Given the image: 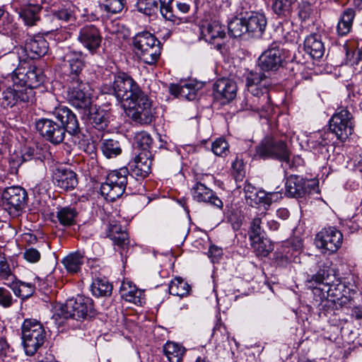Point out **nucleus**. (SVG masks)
Instances as JSON below:
<instances>
[{"label": "nucleus", "mask_w": 362, "mask_h": 362, "mask_svg": "<svg viewBox=\"0 0 362 362\" xmlns=\"http://www.w3.org/2000/svg\"><path fill=\"white\" fill-rule=\"evenodd\" d=\"M64 66L70 70L69 80L75 76L81 77L80 74L85 67L84 56L81 51L69 50L63 56Z\"/></svg>", "instance_id": "28"}, {"label": "nucleus", "mask_w": 362, "mask_h": 362, "mask_svg": "<svg viewBox=\"0 0 362 362\" xmlns=\"http://www.w3.org/2000/svg\"><path fill=\"white\" fill-rule=\"evenodd\" d=\"M126 114L134 122L141 124H150L153 119L151 102L144 93L123 104Z\"/></svg>", "instance_id": "7"}, {"label": "nucleus", "mask_w": 362, "mask_h": 362, "mask_svg": "<svg viewBox=\"0 0 362 362\" xmlns=\"http://www.w3.org/2000/svg\"><path fill=\"white\" fill-rule=\"evenodd\" d=\"M152 154L150 151H139L134 160L129 163L131 170L130 179L135 176L137 179L146 177L151 171Z\"/></svg>", "instance_id": "17"}, {"label": "nucleus", "mask_w": 362, "mask_h": 362, "mask_svg": "<svg viewBox=\"0 0 362 362\" xmlns=\"http://www.w3.org/2000/svg\"><path fill=\"white\" fill-rule=\"evenodd\" d=\"M77 39L82 46L93 54L96 53L102 42L99 30L91 24L80 28Z\"/></svg>", "instance_id": "16"}, {"label": "nucleus", "mask_w": 362, "mask_h": 362, "mask_svg": "<svg viewBox=\"0 0 362 362\" xmlns=\"http://www.w3.org/2000/svg\"><path fill=\"white\" fill-rule=\"evenodd\" d=\"M36 151L37 150L34 147L25 146L21 155H11L9 159L11 168L17 170L23 162L31 160L35 158L37 155Z\"/></svg>", "instance_id": "37"}, {"label": "nucleus", "mask_w": 362, "mask_h": 362, "mask_svg": "<svg viewBox=\"0 0 362 362\" xmlns=\"http://www.w3.org/2000/svg\"><path fill=\"white\" fill-rule=\"evenodd\" d=\"M77 212L71 207H62L58 209L57 218L59 223L64 226H71L76 223Z\"/></svg>", "instance_id": "45"}, {"label": "nucleus", "mask_w": 362, "mask_h": 362, "mask_svg": "<svg viewBox=\"0 0 362 362\" xmlns=\"http://www.w3.org/2000/svg\"><path fill=\"white\" fill-rule=\"evenodd\" d=\"M251 246L256 252L257 255L266 257L272 250V247L269 241L264 238V236L256 237L250 239Z\"/></svg>", "instance_id": "50"}, {"label": "nucleus", "mask_w": 362, "mask_h": 362, "mask_svg": "<svg viewBox=\"0 0 362 362\" xmlns=\"http://www.w3.org/2000/svg\"><path fill=\"white\" fill-rule=\"evenodd\" d=\"M119 292L122 298L134 303L140 301L142 295V291L129 281H122Z\"/></svg>", "instance_id": "38"}, {"label": "nucleus", "mask_w": 362, "mask_h": 362, "mask_svg": "<svg viewBox=\"0 0 362 362\" xmlns=\"http://www.w3.org/2000/svg\"><path fill=\"white\" fill-rule=\"evenodd\" d=\"M278 197L277 193H268L264 191H258L255 189L253 194L249 195L248 200H246L247 204L253 206L257 204H263L269 206L273 202L274 197Z\"/></svg>", "instance_id": "41"}, {"label": "nucleus", "mask_w": 362, "mask_h": 362, "mask_svg": "<svg viewBox=\"0 0 362 362\" xmlns=\"http://www.w3.org/2000/svg\"><path fill=\"white\" fill-rule=\"evenodd\" d=\"M138 11L148 16L156 13L158 11L157 0H138Z\"/></svg>", "instance_id": "55"}, {"label": "nucleus", "mask_w": 362, "mask_h": 362, "mask_svg": "<svg viewBox=\"0 0 362 362\" xmlns=\"http://www.w3.org/2000/svg\"><path fill=\"white\" fill-rule=\"evenodd\" d=\"M191 193L194 200L198 202H204L222 209L223 203L216 193L207 187L205 185L197 182L191 188Z\"/></svg>", "instance_id": "22"}, {"label": "nucleus", "mask_w": 362, "mask_h": 362, "mask_svg": "<svg viewBox=\"0 0 362 362\" xmlns=\"http://www.w3.org/2000/svg\"><path fill=\"white\" fill-rule=\"evenodd\" d=\"M64 27V39H66L70 36V28L69 23L74 21V16L72 12L64 6L59 8H53L51 10Z\"/></svg>", "instance_id": "39"}, {"label": "nucleus", "mask_w": 362, "mask_h": 362, "mask_svg": "<svg viewBox=\"0 0 362 362\" xmlns=\"http://www.w3.org/2000/svg\"><path fill=\"white\" fill-rule=\"evenodd\" d=\"M100 148L103 155L107 158H115L122 152L119 141L112 139H103L101 141Z\"/></svg>", "instance_id": "42"}, {"label": "nucleus", "mask_w": 362, "mask_h": 362, "mask_svg": "<svg viewBox=\"0 0 362 362\" xmlns=\"http://www.w3.org/2000/svg\"><path fill=\"white\" fill-rule=\"evenodd\" d=\"M159 1L160 12L162 16L167 21L178 24L180 19L173 13V7L171 6L173 0H159Z\"/></svg>", "instance_id": "53"}, {"label": "nucleus", "mask_w": 362, "mask_h": 362, "mask_svg": "<svg viewBox=\"0 0 362 362\" xmlns=\"http://www.w3.org/2000/svg\"><path fill=\"white\" fill-rule=\"evenodd\" d=\"M356 16L354 9L347 8L341 13L337 25V33L339 36L343 37L348 35L353 25V22Z\"/></svg>", "instance_id": "34"}, {"label": "nucleus", "mask_w": 362, "mask_h": 362, "mask_svg": "<svg viewBox=\"0 0 362 362\" xmlns=\"http://www.w3.org/2000/svg\"><path fill=\"white\" fill-rule=\"evenodd\" d=\"M245 18L248 35L252 37H260L267 24L265 15L259 12H251Z\"/></svg>", "instance_id": "27"}, {"label": "nucleus", "mask_w": 362, "mask_h": 362, "mask_svg": "<svg viewBox=\"0 0 362 362\" xmlns=\"http://www.w3.org/2000/svg\"><path fill=\"white\" fill-rule=\"evenodd\" d=\"M214 96L216 98L223 100V103L231 101L236 96V83L228 78H220L214 85Z\"/></svg>", "instance_id": "26"}, {"label": "nucleus", "mask_w": 362, "mask_h": 362, "mask_svg": "<svg viewBox=\"0 0 362 362\" xmlns=\"http://www.w3.org/2000/svg\"><path fill=\"white\" fill-rule=\"evenodd\" d=\"M136 56L145 64H154L160 56V42L149 32H141L133 38Z\"/></svg>", "instance_id": "3"}, {"label": "nucleus", "mask_w": 362, "mask_h": 362, "mask_svg": "<svg viewBox=\"0 0 362 362\" xmlns=\"http://www.w3.org/2000/svg\"><path fill=\"white\" fill-rule=\"evenodd\" d=\"M320 290L327 293V297L331 298V301L339 304L349 302L356 293L354 288H347L344 283L336 278L333 279L330 284L320 288Z\"/></svg>", "instance_id": "15"}, {"label": "nucleus", "mask_w": 362, "mask_h": 362, "mask_svg": "<svg viewBox=\"0 0 362 362\" xmlns=\"http://www.w3.org/2000/svg\"><path fill=\"white\" fill-rule=\"evenodd\" d=\"M130 175L126 167L110 172L100 186L101 194L108 201H115L124 193Z\"/></svg>", "instance_id": "4"}, {"label": "nucleus", "mask_w": 362, "mask_h": 362, "mask_svg": "<svg viewBox=\"0 0 362 362\" xmlns=\"http://www.w3.org/2000/svg\"><path fill=\"white\" fill-rule=\"evenodd\" d=\"M265 78L266 76L263 73L250 71L246 76V86L248 92L256 93V90H264L261 88V83Z\"/></svg>", "instance_id": "47"}, {"label": "nucleus", "mask_w": 362, "mask_h": 362, "mask_svg": "<svg viewBox=\"0 0 362 362\" xmlns=\"http://www.w3.org/2000/svg\"><path fill=\"white\" fill-rule=\"evenodd\" d=\"M92 89L90 84L81 77L71 78L69 80L67 98L71 105L86 112L91 105Z\"/></svg>", "instance_id": "5"}, {"label": "nucleus", "mask_w": 362, "mask_h": 362, "mask_svg": "<svg viewBox=\"0 0 362 362\" xmlns=\"http://www.w3.org/2000/svg\"><path fill=\"white\" fill-rule=\"evenodd\" d=\"M35 126L40 135L53 144H59L64 139L66 134L64 127L52 119L44 117L37 119L35 122Z\"/></svg>", "instance_id": "14"}, {"label": "nucleus", "mask_w": 362, "mask_h": 362, "mask_svg": "<svg viewBox=\"0 0 362 362\" xmlns=\"http://www.w3.org/2000/svg\"><path fill=\"white\" fill-rule=\"evenodd\" d=\"M23 6L18 12L19 17L25 25L28 27L36 25L40 20L41 7L38 4H29L28 6Z\"/></svg>", "instance_id": "33"}, {"label": "nucleus", "mask_w": 362, "mask_h": 362, "mask_svg": "<svg viewBox=\"0 0 362 362\" xmlns=\"http://www.w3.org/2000/svg\"><path fill=\"white\" fill-rule=\"evenodd\" d=\"M334 278V271L331 268L329 262H319L317 271L315 274H308L306 282L310 284V286L322 285V287H325V285L330 284Z\"/></svg>", "instance_id": "24"}, {"label": "nucleus", "mask_w": 362, "mask_h": 362, "mask_svg": "<svg viewBox=\"0 0 362 362\" xmlns=\"http://www.w3.org/2000/svg\"><path fill=\"white\" fill-rule=\"evenodd\" d=\"M2 49L0 47V61L3 64H11V67L10 69H13L16 65L18 62H19V58L17 55H16L14 53H11L6 55H1L2 54Z\"/></svg>", "instance_id": "62"}, {"label": "nucleus", "mask_w": 362, "mask_h": 362, "mask_svg": "<svg viewBox=\"0 0 362 362\" xmlns=\"http://www.w3.org/2000/svg\"><path fill=\"white\" fill-rule=\"evenodd\" d=\"M35 103L31 90L24 92L16 87L8 88L0 94V106L4 109L17 107L23 108Z\"/></svg>", "instance_id": "12"}, {"label": "nucleus", "mask_w": 362, "mask_h": 362, "mask_svg": "<svg viewBox=\"0 0 362 362\" xmlns=\"http://www.w3.org/2000/svg\"><path fill=\"white\" fill-rule=\"evenodd\" d=\"M62 313L66 319L81 320L91 317L95 314L93 301L88 297L77 296L75 298L66 300L62 309Z\"/></svg>", "instance_id": "9"}, {"label": "nucleus", "mask_w": 362, "mask_h": 362, "mask_svg": "<svg viewBox=\"0 0 362 362\" xmlns=\"http://www.w3.org/2000/svg\"><path fill=\"white\" fill-rule=\"evenodd\" d=\"M264 221H267V214L262 212L255 216L250 226L249 238H254L256 237L264 236V230L262 225Z\"/></svg>", "instance_id": "43"}, {"label": "nucleus", "mask_w": 362, "mask_h": 362, "mask_svg": "<svg viewBox=\"0 0 362 362\" xmlns=\"http://www.w3.org/2000/svg\"><path fill=\"white\" fill-rule=\"evenodd\" d=\"M45 23L47 25L48 32L58 31L59 30H61L62 35H64L63 25L60 23L52 11L45 16Z\"/></svg>", "instance_id": "56"}, {"label": "nucleus", "mask_w": 362, "mask_h": 362, "mask_svg": "<svg viewBox=\"0 0 362 362\" xmlns=\"http://www.w3.org/2000/svg\"><path fill=\"white\" fill-rule=\"evenodd\" d=\"M304 50L314 59L322 58L325 48L321 35L313 33L307 36L304 40Z\"/></svg>", "instance_id": "30"}, {"label": "nucleus", "mask_w": 362, "mask_h": 362, "mask_svg": "<svg viewBox=\"0 0 362 362\" xmlns=\"http://www.w3.org/2000/svg\"><path fill=\"white\" fill-rule=\"evenodd\" d=\"M163 351L169 362H181L184 351L177 344L167 342L163 346Z\"/></svg>", "instance_id": "49"}, {"label": "nucleus", "mask_w": 362, "mask_h": 362, "mask_svg": "<svg viewBox=\"0 0 362 362\" xmlns=\"http://www.w3.org/2000/svg\"><path fill=\"white\" fill-rule=\"evenodd\" d=\"M15 279L16 276L11 272L6 259L4 257L0 256V280L8 286Z\"/></svg>", "instance_id": "52"}, {"label": "nucleus", "mask_w": 362, "mask_h": 362, "mask_svg": "<svg viewBox=\"0 0 362 362\" xmlns=\"http://www.w3.org/2000/svg\"><path fill=\"white\" fill-rule=\"evenodd\" d=\"M23 257L25 260L31 263H35L40 259V252L33 247L25 249L23 252Z\"/></svg>", "instance_id": "61"}, {"label": "nucleus", "mask_w": 362, "mask_h": 362, "mask_svg": "<svg viewBox=\"0 0 362 362\" xmlns=\"http://www.w3.org/2000/svg\"><path fill=\"white\" fill-rule=\"evenodd\" d=\"M168 289L171 295L184 297L189 293L190 286L182 278L175 277L171 281Z\"/></svg>", "instance_id": "48"}, {"label": "nucleus", "mask_w": 362, "mask_h": 362, "mask_svg": "<svg viewBox=\"0 0 362 362\" xmlns=\"http://www.w3.org/2000/svg\"><path fill=\"white\" fill-rule=\"evenodd\" d=\"M255 149L256 155L261 158H275L290 166V152L282 140L272 136L264 137Z\"/></svg>", "instance_id": "8"}, {"label": "nucleus", "mask_w": 362, "mask_h": 362, "mask_svg": "<svg viewBox=\"0 0 362 362\" xmlns=\"http://www.w3.org/2000/svg\"><path fill=\"white\" fill-rule=\"evenodd\" d=\"M53 115L60 122V125H63L65 132L73 136H78L81 131L79 124L76 115L67 107L59 106L53 111Z\"/></svg>", "instance_id": "20"}, {"label": "nucleus", "mask_w": 362, "mask_h": 362, "mask_svg": "<svg viewBox=\"0 0 362 362\" xmlns=\"http://www.w3.org/2000/svg\"><path fill=\"white\" fill-rule=\"evenodd\" d=\"M297 9L298 16L302 21L308 20L313 13V6L308 2H301L298 4Z\"/></svg>", "instance_id": "58"}, {"label": "nucleus", "mask_w": 362, "mask_h": 362, "mask_svg": "<svg viewBox=\"0 0 362 362\" xmlns=\"http://www.w3.org/2000/svg\"><path fill=\"white\" fill-rule=\"evenodd\" d=\"M11 70L13 86L17 88H21L24 92L31 90L35 103L36 98L34 90L40 87L45 80V75L42 69L24 61L20 62L18 66Z\"/></svg>", "instance_id": "1"}, {"label": "nucleus", "mask_w": 362, "mask_h": 362, "mask_svg": "<svg viewBox=\"0 0 362 362\" xmlns=\"http://www.w3.org/2000/svg\"><path fill=\"white\" fill-rule=\"evenodd\" d=\"M86 112L88 121L95 129L103 130L107 127L108 114L105 110L90 107Z\"/></svg>", "instance_id": "35"}, {"label": "nucleus", "mask_w": 362, "mask_h": 362, "mask_svg": "<svg viewBox=\"0 0 362 362\" xmlns=\"http://www.w3.org/2000/svg\"><path fill=\"white\" fill-rule=\"evenodd\" d=\"M245 18H233L228 24L229 34L233 37H239L247 33Z\"/></svg>", "instance_id": "46"}, {"label": "nucleus", "mask_w": 362, "mask_h": 362, "mask_svg": "<svg viewBox=\"0 0 362 362\" xmlns=\"http://www.w3.org/2000/svg\"><path fill=\"white\" fill-rule=\"evenodd\" d=\"M52 182L63 191L74 189L78 184L77 175L72 170L60 167L52 173Z\"/></svg>", "instance_id": "21"}, {"label": "nucleus", "mask_w": 362, "mask_h": 362, "mask_svg": "<svg viewBox=\"0 0 362 362\" xmlns=\"http://www.w3.org/2000/svg\"><path fill=\"white\" fill-rule=\"evenodd\" d=\"M228 144L224 139H217L212 143L211 150L214 153L218 156L226 155L228 152Z\"/></svg>", "instance_id": "57"}, {"label": "nucleus", "mask_w": 362, "mask_h": 362, "mask_svg": "<svg viewBox=\"0 0 362 362\" xmlns=\"http://www.w3.org/2000/svg\"><path fill=\"white\" fill-rule=\"evenodd\" d=\"M27 192L20 186L6 187L1 193V206L10 216H18L28 202Z\"/></svg>", "instance_id": "6"}, {"label": "nucleus", "mask_w": 362, "mask_h": 362, "mask_svg": "<svg viewBox=\"0 0 362 362\" xmlns=\"http://www.w3.org/2000/svg\"><path fill=\"white\" fill-rule=\"evenodd\" d=\"M152 142L150 134L146 132H139L135 136V145L140 151H150Z\"/></svg>", "instance_id": "54"}, {"label": "nucleus", "mask_w": 362, "mask_h": 362, "mask_svg": "<svg viewBox=\"0 0 362 362\" xmlns=\"http://www.w3.org/2000/svg\"><path fill=\"white\" fill-rule=\"evenodd\" d=\"M199 88L197 83L189 81L180 84H171L169 87L170 93L175 97L193 100Z\"/></svg>", "instance_id": "29"}, {"label": "nucleus", "mask_w": 362, "mask_h": 362, "mask_svg": "<svg viewBox=\"0 0 362 362\" xmlns=\"http://www.w3.org/2000/svg\"><path fill=\"white\" fill-rule=\"evenodd\" d=\"M84 258L83 254L77 251L69 254L62 262L68 272L75 274L81 270Z\"/></svg>", "instance_id": "36"}, {"label": "nucleus", "mask_w": 362, "mask_h": 362, "mask_svg": "<svg viewBox=\"0 0 362 362\" xmlns=\"http://www.w3.org/2000/svg\"><path fill=\"white\" fill-rule=\"evenodd\" d=\"M315 181L305 180L298 175H290L286 182V194L291 197H303L315 189Z\"/></svg>", "instance_id": "19"}, {"label": "nucleus", "mask_w": 362, "mask_h": 362, "mask_svg": "<svg viewBox=\"0 0 362 362\" xmlns=\"http://www.w3.org/2000/svg\"><path fill=\"white\" fill-rule=\"evenodd\" d=\"M112 291V284L105 278H97L92 283L91 291L95 296H109Z\"/></svg>", "instance_id": "44"}, {"label": "nucleus", "mask_w": 362, "mask_h": 362, "mask_svg": "<svg viewBox=\"0 0 362 362\" xmlns=\"http://www.w3.org/2000/svg\"><path fill=\"white\" fill-rule=\"evenodd\" d=\"M112 89L114 94L119 101L125 103L129 100L138 98L143 91L136 81L126 73H119L115 76Z\"/></svg>", "instance_id": "10"}, {"label": "nucleus", "mask_w": 362, "mask_h": 362, "mask_svg": "<svg viewBox=\"0 0 362 362\" xmlns=\"http://www.w3.org/2000/svg\"><path fill=\"white\" fill-rule=\"evenodd\" d=\"M343 235L335 227L322 228L318 232L315 238L316 247L324 255H332L341 246Z\"/></svg>", "instance_id": "11"}, {"label": "nucleus", "mask_w": 362, "mask_h": 362, "mask_svg": "<svg viewBox=\"0 0 362 362\" xmlns=\"http://www.w3.org/2000/svg\"><path fill=\"white\" fill-rule=\"evenodd\" d=\"M22 341L25 353L35 355L46 341V331L37 320L25 319L22 325Z\"/></svg>", "instance_id": "2"}, {"label": "nucleus", "mask_w": 362, "mask_h": 362, "mask_svg": "<svg viewBox=\"0 0 362 362\" xmlns=\"http://www.w3.org/2000/svg\"><path fill=\"white\" fill-rule=\"evenodd\" d=\"M354 122L347 110L335 113L329 119V129L340 141H345L354 132Z\"/></svg>", "instance_id": "13"}, {"label": "nucleus", "mask_w": 362, "mask_h": 362, "mask_svg": "<svg viewBox=\"0 0 362 362\" xmlns=\"http://www.w3.org/2000/svg\"><path fill=\"white\" fill-rule=\"evenodd\" d=\"M107 4L103 5L105 11L112 13H117L122 11L124 6V0H109Z\"/></svg>", "instance_id": "60"}, {"label": "nucleus", "mask_w": 362, "mask_h": 362, "mask_svg": "<svg viewBox=\"0 0 362 362\" xmlns=\"http://www.w3.org/2000/svg\"><path fill=\"white\" fill-rule=\"evenodd\" d=\"M276 215L279 218L283 220H286L289 217L290 213L288 209L285 208H281L276 211Z\"/></svg>", "instance_id": "64"}, {"label": "nucleus", "mask_w": 362, "mask_h": 362, "mask_svg": "<svg viewBox=\"0 0 362 362\" xmlns=\"http://www.w3.org/2000/svg\"><path fill=\"white\" fill-rule=\"evenodd\" d=\"M222 249L215 245L211 246L209 250V255L212 259L213 262L218 261V259L222 256Z\"/></svg>", "instance_id": "63"}, {"label": "nucleus", "mask_w": 362, "mask_h": 362, "mask_svg": "<svg viewBox=\"0 0 362 362\" xmlns=\"http://www.w3.org/2000/svg\"><path fill=\"white\" fill-rule=\"evenodd\" d=\"M240 105L243 110L267 112L269 108V97L267 88L256 90V93L248 92Z\"/></svg>", "instance_id": "18"}, {"label": "nucleus", "mask_w": 362, "mask_h": 362, "mask_svg": "<svg viewBox=\"0 0 362 362\" xmlns=\"http://www.w3.org/2000/svg\"><path fill=\"white\" fill-rule=\"evenodd\" d=\"M8 286L12 289L17 297L22 299L28 298L35 292V286L33 284L17 281L16 279Z\"/></svg>", "instance_id": "40"}, {"label": "nucleus", "mask_w": 362, "mask_h": 362, "mask_svg": "<svg viewBox=\"0 0 362 362\" xmlns=\"http://www.w3.org/2000/svg\"><path fill=\"white\" fill-rule=\"evenodd\" d=\"M107 235L117 246L120 255H123V252L128 247L129 244V236L126 230L122 228L116 220H110L107 229Z\"/></svg>", "instance_id": "25"}, {"label": "nucleus", "mask_w": 362, "mask_h": 362, "mask_svg": "<svg viewBox=\"0 0 362 362\" xmlns=\"http://www.w3.org/2000/svg\"><path fill=\"white\" fill-rule=\"evenodd\" d=\"M25 50L30 58H38L47 52L48 42L42 37L31 38L26 42Z\"/></svg>", "instance_id": "32"}, {"label": "nucleus", "mask_w": 362, "mask_h": 362, "mask_svg": "<svg viewBox=\"0 0 362 362\" xmlns=\"http://www.w3.org/2000/svg\"><path fill=\"white\" fill-rule=\"evenodd\" d=\"M16 301L8 289L0 287V305L5 308H10Z\"/></svg>", "instance_id": "59"}, {"label": "nucleus", "mask_w": 362, "mask_h": 362, "mask_svg": "<svg viewBox=\"0 0 362 362\" xmlns=\"http://www.w3.org/2000/svg\"><path fill=\"white\" fill-rule=\"evenodd\" d=\"M297 0H275L272 8L279 16H287L292 11L293 5Z\"/></svg>", "instance_id": "51"}, {"label": "nucleus", "mask_w": 362, "mask_h": 362, "mask_svg": "<svg viewBox=\"0 0 362 362\" xmlns=\"http://www.w3.org/2000/svg\"><path fill=\"white\" fill-rule=\"evenodd\" d=\"M283 50L275 46L268 48L259 57V66L263 71H276L282 66Z\"/></svg>", "instance_id": "23"}, {"label": "nucleus", "mask_w": 362, "mask_h": 362, "mask_svg": "<svg viewBox=\"0 0 362 362\" xmlns=\"http://www.w3.org/2000/svg\"><path fill=\"white\" fill-rule=\"evenodd\" d=\"M206 41L221 46L220 41L226 37L225 28L218 21L209 23L203 31Z\"/></svg>", "instance_id": "31"}]
</instances>
